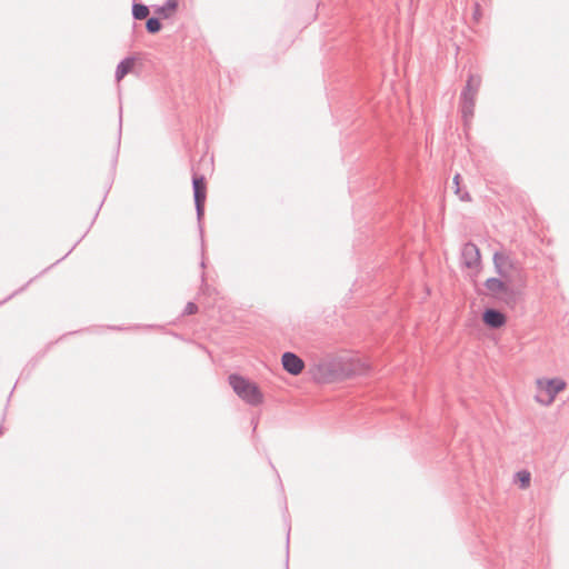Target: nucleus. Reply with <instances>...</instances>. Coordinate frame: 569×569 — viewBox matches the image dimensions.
Wrapping results in <instances>:
<instances>
[{
  "mask_svg": "<svg viewBox=\"0 0 569 569\" xmlns=\"http://www.w3.org/2000/svg\"><path fill=\"white\" fill-rule=\"evenodd\" d=\"M493 264L498 277L487 279L485 287L491 297L509 308H515L522 299L527 289V276L503 252H496L493 254Z\"/></svg>",
  "mask_w": 569,
  "mask_h": 569,
  "instance_id": "f257e3e1",
  "label": "nucleus"
},
{
  "mask_svg": "<svg viewBox=\"0 0 569 569\" xmlns=\"http://www.w3.org/2000/svg\"><path fill=\"white\" fill-rule=\"evenodd\" d=\"M371 370L370 363L358 356L342 351L327 355L322 363V383H335L365 376Z\"/></svg>",
  "mask_w": 569,
  "mask_h": 569,
  "instance_id": "f03ea898",
  "label": "nucleus"
},
{
  "mask_svg": "<svg viewBox=\"0 0 569 569\" xmlns=\"http://www.w3.org/2000/svg\"><path fill=\"white\" fill-rule=\"evenodd\" d=\"M567 382L560 377H540L535 380L536 401L542 406H550L558 393L562 392Z\"/></svg>",
  "mask_w": 569,
  "mask_h": 569,
  "instance_id": "7ed1b4c3",
  "label": "nucleus"
},
{
  "mask_svg": "<svg viewBox=\"0 0 569 569\" xmlns=\"http://www.w3.org/2000/svg\"><path fill=\"white\" fill-rule=\"evenodd\" d=\"M229 383L237 396L247 403L251 406H258L262 402L263 396L254 382L241 376L231 375L229 377Z\"/></svg>",
  "mask_w": 569,
  "mask_h": 569,
  "instance_id": "20e7f679",
  "label": "nucleus"
},
{
  "mask_svg": "<svg viewBox=\"0 0 569 569\" xmlns=\"http://www.w3.org/2000/svg\"><path fill=\"white\" fill-rule=\"evenodd\" d=\"M481 84L480 76L472 74L468 78L466 89L462 93L463 107L462 112L465 117L472 116L475 107V98Z\"/></svg>",
  "mask_w": 569,
  "mask_h": 569,
  "instance_id": "39448f33",
  "label": "nucleus"
},
{
  "mask_svg": "<svg viewBox=\"0 0 569 569\" xmlns=\"http://www.w3.org/2000/svg\"><path fill=\"white\" fill-rule=\"evenodd\" d=\"M192 184H193V196H194L197 216H198V219L200 220L203 214V206H204V201H206L204 178L201 176H193Z\"/></svg>",
  "mask_w": 569,
  "mask_h": 569,
  "instance_id": "423d86ee",
  "label": "nucleus"
},
{
  "mask_svg": "<svg viewBox=\"0 0 569 569\" xmlns=\"http://www.w3.org/2000/svg\"><path fill=\"white\" fill-rule=\"evenodd\" d=\"M283 369L290 375L297 376L303 370V361L292 352H284L281 358Z\"/></svg>",
  "mask_w": 569,
  "mask_h": 569,
  "instance_id": "0eeeda50",
  "label": "nucleus"
},
{
  "mask_svg": "<svg viewBox=\"0 0 569 569\" xmlns=\"http://www.w3.org/2000/svg\"><path fill=\"white\" fill-rule=\"evenodd\" d=\"M482 321L489 328L499 329L507 323V317L499 310L487 309L482 313Z\"/></svg>",
  "mask_w": 569,
  "mask_h": 569,
  "instance_id": "6e6552de",
  "label": "nucleus"
},
{
  "mask_svg": "<svg viewBox=\"0 0 569 569\" xmlns=\"http://www.w3.org/2000/svg\"><path fill=\"white\" fill-rule=\"evenodd\" d=\"M463 263L468 268H477L480 263V251L473 243H467L462 249Z\"/></svg>",
  "mask_w": 569,
  "mask_h": 569,
  "instance_id": "1a4fd4ad",
  "label": "nucleus"
},
{
  "mask_svg": "<svg viewBox=\"0 0 569 569\" xmlns=\"http://www.w3.org/2000/svg\"><path fill=\"white\" fill-rule=\"evenodd\" d=\"M134 66V59L133 58H126L124 60H122L118 67H117V70H116V79L117 81L119 82L120 80L123 79V77L126 74H128L132 68Z\"/></svg>",
  "mask_w": 569,
  "mask_h": 569,
  "instance_id": "9d476101",
  "label": "nucleus"
},
{
  "mask_svg": "<svg viewBox=\"0 0 569 569\" xmlns=\"http://www.w3.org/2000/svg\"><path fill=\"white\" fill-rule=\"evenodd\" d=\"M177 6V0H168L163 7L157 9V12L164 18H168L176 11Z\"/></svg>",
  "mask_w": 569,
  "mask_h": 569,
  "instance_id": "9b49d317",
  "label": "nucleus"
},
{
  "mask_svg": "<svg viewBox=\"0 0 569 569\" xmlns=\"http://www.w3.org/2000/svg\"><path fill=\"white\" fill-rule=\"evenodd\" d=\"M516 480L521 489H527L530 486L531 475L527 470H521L516 473Z\"/></svg>",
  "mask_w": 569,
  "mask_h": 569,
  "instance_id": "f8f14e48",
  "label": "nucleus"
},
{
  "mask_svg": "<svg viewBox=\"0 0 569 569\" xmlns=\"http://www.w3.org/2000/svg\"><path fill=\"white\" fill-rule=\"evenodd\" d=\"M132 13H133V17L137 19V20H142L144 18L148 17L149 14V9L148 7L143 6V4H134L133 6V10H132Z\"/></svg>",
  "mask_w": 569,
  "mask_h": 569,
  "instance_id": "ddd939ff",
  "label": "nucleus"
},
{
  "mask_svg": "<svg viewBox=\"0 0 569 569\" xmlns=\"http://www.w3.org/2000/svg\"><path fill=\"white\" fill-rule=\"evenodd\" d=\"M161 29V23L158 19L156 18H150L148 21H147V30L151 33H156L158 32L159 30Z\"/></svg>",
  "mask_w": 569,
  "mask_h": 569,
  "instance_id": "4468645a",
  "label": "nucleus"
},
{
  "mask_svg": "<svg viewBox=\"0 0 569 569\" xmlns=\"http://www.w3.org/2000/svg\"><path fill=\"white\" fill-rule=\"evenodd\" d=\"M196 311H197V306H196L194 303H192V302H189V303L187 305V307H186V310H184V312H186L187 315H192V313H194Z\"/></svg>",
  "mask_w": 569,
  "mask_h": 569,
  "instance_id": "2eb2a0df",
  "label": "nucleus"
},
{
  "mask_svg": "<svg viewBox=\"0 0 569 569\" xmlns=\"http://www.w3.org/2000/svg\"><path fill=\"white\" fill-rule=\"evenodd\" d=\"M459 181H460V176H459V174H456V176L453 177V182H455V184H456V187H457V190H456L457 192L459 191Z\"/></svg>",
  "mask_w": 569,
  "mask_h": 569,
  "instance_id": "dca6fc26",
  "label": "nucleus"
}]
</instances>
